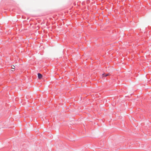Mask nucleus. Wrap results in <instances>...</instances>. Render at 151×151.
Segmentation results:
<instances>
[{
	"label": "nucleus",
	"instance_id": "obj_1",
	"mask_svg": "<svg viewBox=\"0 0 151 151\" xmlns=\"http://www.w3.org/2000/svg\"><path fill=\"white\" fill-rule=\"evenodd\" d=\"M111 75V74L110 73H109L107 74H105V73H104L102 75L103 76V77H106L110 75Z\"/></svg>",
	"mask_w": 151,
	"mask_h": 151
},
{
	"label": "nucleus",
	"instance_id": "obj_2",
	"mask_svg": "<svg viewBox=\"0 0 151 151\" xmlns=\"http://www.w3.org/2000/svg\"><path fill=\"white\" fill-rule=\"evenodd\" d=\"M38 77L40 79L42 77V76L40 73H38Z\"/></svg>",
	"mask_w": 151,
	"mask_h": 151
},
{
	"label": "nucleus",
	"instance_id": "obj_3",
	"mask_svg": "<svg viewBox=\"0 0 151 151\" xmlns=\"http://www.w3.org/2000/svg\"><path fill=\"white\" fill-rule=\"evenodd\" d=\"M13 67H12V69H14V67H14V66H13Z\"/></svg>",
	"mask_w": 151,
	"mask_h": 151
}]
</instances>
